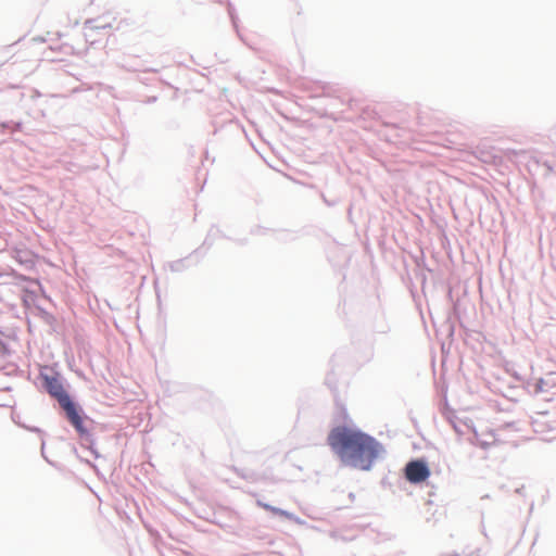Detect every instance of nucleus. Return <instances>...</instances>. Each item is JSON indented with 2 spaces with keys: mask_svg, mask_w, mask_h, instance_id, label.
Returning a JSON list of instances; mask_svg holds the SVG:
<instances>
[{
  "mask_svg": "<svg viewBox=\"0 0 556 556\" xmlns=\"http://www.w3.org/2000/svg\"><path fill=\"white\" fill-rule=\"evenodd\" d=\"M329 445L343 452H377V442L366 433L344 426L333 428L328 435Z\"/></svg>",
  "mask_w": 556,
  "mask_h": 556,
  "instance_id": "f257e3e1",
  "label": "nucleus"
},
{
  "mask_svg": "<svg viewBox=\"0 0 556 556\" xmlns=\"http://www.w3.org/2000/svg\"><path fill=\"white\" fill-rule=\"evenodd\" d=\"M430 476V470L426 462L421 459L412 460L405 466V478L412 483L426 481Z\"/></svg>",
  "mask_w": 556,
  "mask_h": 556,
  "instance_id": "f03ea898",
  "label": "nucleus"
},
{
  "mask_svg": "<svg viewBox=\"0 0 556 556\" xmlns=\"http://www.w3.org/2000/svg\"><path fill=\"white\" fill-rule=\"evenodd\" d=\"M376 455L377 454H341V462L346 467L367 470L370 468Z\"/></svg>",
  "mask_w": 556,
  "mask_h": 556,
  "instance_id": "7ed1b4c3",
  "label": "nucleus"
},
{
  "mask_svg": "<svg viewBox=\"0 0 556 556\" xmlns=\"http://www.w3.org/2000/svg\"><path fill=\"white\" fill-rule=\"evenodd\" d=\"M61 407L65 410L67 419L78 430L83 431V418L80 417L75 404L71 397L62 402Z\"/></svg>",
  "mask_w": 556,
  "mask_h": 556,
  "instance_id": "20e7f679",
  "label": "nucleus"
},
{
  "mask_svg": "<svg viewBox=\"0 0 556 556\" xmlns=\"http://www.w3.org/2000/svg\"><path fill=\"white\" fill-rule=\"evenodd\" d=\"M48 392L58 400L59 404L70 399L62 383L56 378H46Z\"/></svg>",
  "mask_w": 556,
  "mask_h": 556,
  "instance_id": "39448f33",
  "label": "nucleus"
},
{
  "mask_svg": "<svg viewBox=\"0 0 556 556\" xmlns=\"http://www.w3.org/2000/svg\"><path fill=\"white\" fill-rule=\"evenodd\" d=\"M547 417L548 416L546 413H538L536 414V417H534L532 420V426H533L535 432L543 433L546 431L545 425L548 421Z\"/></svg>",
  "mask_w": 556,
  "mask_h": 556,
  "instance_id": "423d86ee",
  "label": "nucleus"
},
{
  "mask_svg": "<svg viewBox=\"0 0 556 556\" xmlns=\"http://www.w3.org/2000/svg\"><path fill=\"white\" fill-rule=\"evenodd\" d=\"M553 374H548L545 378L540 379L534 387L536 393L545 392L547 387L553 382Z\"/></svg>",
  "mask_w": 556,
  "mask_h": 556,
  "instance_id": "0eeeda50",
  "label": "nucleus"
},
{
  "mask_svg": "<svg viewBox=\"0 0 556 556\" xmlns=\"http://www.w3.org/2000/svg\"><path fill=\"white\" fill-rule=\"evenodd\" d=\"M257 505H258L260 507H262V508H264V509L268 510V511H271V513H273V514H275V515H279V516H287V513H286V511H283V510H281V509H279V508L273 507V506H270V505H268V504H266V503H263V502H261V501H257Z\"/></svg>",
  "mask_w": 556,
  "mask_h": 556,
  "instance_id": "6e6552de",
  "label": "nucleus"
}]
</instances>
